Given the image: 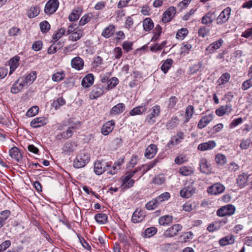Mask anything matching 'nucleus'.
Segmentation results:
<instances>
[{"mask_svg":"<svg viewBox=\"0 0 252 252\" xmlns=\"http://www.w3.org/2000/svg\"><path fill=\"white\" fill-rule=\"evenodd\" d=\"M155 164V162H152L147 164H143L137 167L133 171L126 172V176L122 179V186L123 187V189L125 188H130L133 187L135 181L134 180L131 179V178L137 172L142 170L143 174H144L153 168Z\"/></svg>","mask_w":252,"mask_h":252,"instance_id":"f257e3e1","label":"nucleus"},{"mask_svg":"<svg viewBox=\"0 0 252 252\" xmlns=\"http://www.w3.org/2000/svg\"><path fill=\"white\" fill-rule=\"evenodd\" d=\"M90 159L89 155L86 152H81L76 157L73 162V166L76 168L84 167Z\"/></svg>","mask_w":252,"mask_h":252,"instance_id":"f03ea898","label":"nucleus"},{"mask_svg":"<svg viewBox=\"0 0 252 252\" xmlns=\"http://www.w3.org/2000/svg\"><path fill=\"white\" fill-rule=\"evenodd\" d=\"M150 113L148 114L145 119V123L152 125L156 123V119L159 116L160 113V107L158 105H156L149 110Z\"/></svg>","mask_w":252,"mask_h":252,"instance_id":"7ed1b4c3","label":"nucleus"},{"mask_svg":"<svg viewBox=\"0 0 252 252\" xmlns=\"http://www.w3.org/2000/svg\"><path fill=\"white\" fill-rule=\"evenodd\" d=\"M111 167V164L105 160H97L94 164V171L97 175H101Z\"/></svg>","mask_w":252,"mask_h":252,"instance_id":"20e7f679","label":"nucleus"},{"mask_svg":"<svg viewBox=\"0 0 252 252\" xmlns=\"http://www.w3.org/2000/svg\"><path fill=\"white\" fill-rule=\"evenodd\" d=\"M235 210L236 208L234 206L228 204L219 209L217 212V215L220 217L231 216L234 214Z\"/></svg>","mask_w":252,"mask_h":252,"instance_id":"39448f33","label":"nucleus"},{"mask_svg":"<svg viewBox=\"0 0 252 252\" xmlns=\"http://www.w3.org/2000/svg\"><path fill=\"white\" fill-rule=\"evenodd\" d=\"M183 226L180 224H175L168 227L163 233V236L166 238H172L177 236L182 230Z\"/></svg>","mask_w":252,"mask_h":252,"instance_id":"423d86ee","label":"nucleus"},{"mask_svg":"<svg viewBox=\"0 0 252 252\" xmlns=\"http://www.w3.org/2000/svg\"><path fill=\"white\" fill-rule=\"evenodd\" d=\"M106 91L105 87L102 84L95 85L93 87L89 94V97L91 99H96L104 94Z\"/></svg>","mask_w":252,"mask_h":252,"instance_id":"0eeeda50","label":"nucleus"},{"mask_svg":"<svg viewBox=\"0 0 252 252\" xmlns=\"http://www.w3.org/2000/svg\"><path fill=\"white\" fill-rule=\"evenodd\" d=\"M231 11V9L229 7H227L223 9L217 18V24L222 25L226 23L230 17Z\"/></svg>","mask_w":252,"mask_h":252,"instance_id":"6e6552de","label":"nucleus"},{"mask_svg":"<svg viewBox=\"0 0 252 252\" xmlns=\"http://www.w3.org/2000/svg\"><path fill=\"white\" fill-rule=\"evenodd\" d=\"M58 0H50L46 4L44 11L47 14H52L56 12L59 7Z\"/></svg>","mask_w":252,"mask_h":252,"instance_id":"1a4fd4ad","label":"nucleus"},{"mask_svg":"<svg viewBox=\"0 0 252 252\" xmlns=\"http://www.w3.org/2000/svg\"><path fill=\"white\" fill-rule=\"evenodd\" d=\"M215 117L213 113H211L208 115H205L201 118L199 121L197 127L199 129H202L211 122Z\"/></svg>","mask_w":252,"mask_h":252,"instance_id":"9d476101","label":"nucleus"},{"mask_svg":"<svg viewBox=\"0 0 252 252\" xmlns=\"http://www.w3.org/2000/svg\"><path fill=\"white\" fill-rule=\"evenodd\" d=\"M176 10L174 6H170L163 13L162 21L163 23H167L171 20L176 14Z\"/></svg>","mask_w":252,"mask_h":252,"instance_id":"9b49d317","label":"nucleus"},{"mask_svg":"<svg viewBox=\"0 0 252 252\" xmlns=\"http://www.w3.org/2000/svg\"><path fill=\"white\" fill-rule=\"evenodd\" d=\"M145 217L144 211L141 209H137L133 213L131 221L133 223H138L142 221Z\"/></svg>","mask_w":252,"mask_h":252,"instance_id":"f8f14e48","label":"nucleus"},{"mask_svg":"<svg viewBox=\"0 0 252 252\" xmlns=\"http://www.w3.org/2000/svg\"><path fill=\"white\" fill-rule=\"evenodd\" d=\"M115 126V122L113 120H111L107 122L105 124H104L101 129V133L104 135H107L110 132H111Z\"/></svg>","mask_w":252,"mask_h":252,"instance_id":"ddd939ff","label":"nucleus"},{"mask_svg":"<svg viewBox=\"0 0 252 252\" xmlns=\"http://www.w3.org/2000/svg\"><path fill=\"white\" fill-rule=\"evenodd\" d=\"M77 128V126L75 125V126H70L68 127V129L64 132L58 134L56 136V138L58 140H61L62 139H68L70 137L73 133V130Z\"/></svg>","mask_w":252,"mask_h":252,"instance_id":"4468645a","label":"nucleus"},{"mask_svg":"<svg viewBox=\"0 0 252 252\" xmlns=\"http://www.w3.org/2000/svg\"><path fill=\"white\" fill-rule=\"evenodd\" d=\"M36 78V71H32L26 76L20 77V80H21L24 83V85H29L31 84Z\"/></svg>","mask_w":252,"mask_h":252,"instance_id":"2eb2a0df","label":"nucleus"},{"mask_svg":"<svg viewBox=\"0 0 252 252\" xmlns=\"http://www.w3.org/2000/svg\"><path fill=\"white\" fill-rule=\"evenodd\" d=\"M158 148L155 144H150L145 150V156L146 158L151 159L156 155Z\"/></svg>","mask_w":252,"mask_h":252,"instance_id":"dca6fc26","label":"nucleus"},{"mask_svg":"<svg viewBox=\"0 0 252 252\" xmlns=\"http://www.w3.org/2000/svg\"><path fill=\"white\" fill-rule=\"evenodd\" d=\"M84 63L83 59L79 57H76L73 58L71 61L72 67L78 70L83 69Z\"/></svg>","mask_w":252,"mask_h":252,"instance_id":"f3484780","label":"nucleus"},{"mask_svg":"<svg viewBox=\"0 0 252 252\" xmlns=\"http://www.w3.org/2000/svg\"><path fill=\"white\" fill-rule=\"evenodd\" d=\"M47 123V120L44 117H37L33 119L31 123V126L33 128L41 127Z\"/></svg>","mask_w":252,"mask_h":252,"instance_id":"a211bd4d","label":"nucleus"},{"mask_svg":"<svg viewBox=\"0 0 252 252\" xmlns=\"http://www.w3.org/2000/svg\"><path fill=\"white\" fill-rule=\"evenodd\" d=\"M235 239L232 234H229L221 238L219 240V244L221 246H225L228 245H232L234 243Z\"/></svg>","mask_w":252,"mask_h":252,"instance_id":"6ab92c4d","label":"nucleus"},{"mask_svg":"<svg viewBox=\"0 0 252 252\" xmlns=\"http://www.w3.org/2000/svg\"><path fill=\"white\" fill-rule=\"evenodd\" d=\"M216 146V143L214 141L210 140L207 142L200 144L198 146V149L201 151L209 150L213 149Z\"/></svg>","mask_w":252,"mask_h":252,"instance_id":"aec40b11","label":"nucleus"},{"mask_svg":"<svg viewBox=\"0 0 252 252\" xmlns=\"http://www.w3.org/2000/svg\"><path fill=\"white\" fill-rule=\"evenodd\" d=\"M25 86L24 83L20 80V78L12 85L10 92L12 94H17L20 92Z\"/></svg>","mask_w":252,"mask_h":252,"instance_id":"412c9836","label":"nucleus"},{"mask_svg":"<svg viewBox=\"0 0 252 252\" xmlns=\"http://www.w3.org/2000/svg\"><path fill=\"white\" fill-rule=\"evenodd\" d=\"M147 109L146 104H142L137 107H134L129 112L130 116H135L137 115H141L145 113Z\"/></svg>","mask_w":252,"mask_h":252,"instance_id":"4be33fe9","label":"nucleus"},{"mask_svg":"<svg viewBox=\"0 0 252 252\" xmlns=\"http://www.w3.org/2000/svg\"><path fill=\"white\" fill-rule=\"evenodd\" d=\"M115 31V26L113 24H110L102 31L101 35L106 38H108L112 36Z\"/></svg>","mask_w":252,"mask_h":252,"instance_id":"5701e85b","label":"nucleus"},{"mask_svg":"<svg viewBox=\"0 0 252 252\" xmlns=\"http://www.w3.org/2000/svg\"><path fill=\"white\" fill-rule=\"evenodd\" d=\"M231 105L230 103H227L225 105L222 106L216 110V114L219 116H222L225 114L229 113L231 111Z\"/></svg>","mask_w":252,"mask_h":252,"instance_id":"b1692460","label":"nucleus"},{"mask_svg":"<svg viewBox=\"0 0 252 252\" xmlns=\"http://www.w3.org/2000/svg\"><path fill=\"white\" fill-rule=\"evenodd\" d=\"M184 138V134L182 132H178L176 136L172 137L168 143V146L170 147L171 145H177Z\"/></svg>","mask_w":252,"mask_h":252,"instance_id":"393cba45","label":"nucleus"},{"mask_svg":"<svg viewBox=\"0 0 252 252\" xmlns=\"http://www.w3.org/2000/svg\"><path fill=\"white\" fill-rule=\"evenodd\" d=\"M9 156L14 159L16 161H20L22 158V155L20 152L19 150L16 147L11 148L9 151Z\"/></svg>","mask_w":252,"mask_h":252,"instance_id":"a878e982","label":"nucleus"},{"mask_svg":"<svg viewBox=\"0 0 252 252\" xmlns=\"http://www.w3.org/2000/svg\"><path fill=\"white\" fill-rule=\"evenodd\" d=\"M125 108L126 106L123 103H119L112 108L110 113L111 115H118L123 113Z\"/></svg>","mask_w":252,"mask_h":252,"instance_id":"bb28decb","label":"nucleus"},{"mask_svg":"<svg viewBox=\"0 0 252 252\" xmlns=\"http://www.w3.org/2000/svg\"><path fill=\"white\" fill-rule=\"evenodd\" d=\"M215 18V12H209L201 18V23L204 25L212 23Z\"/></svg>","mask_w":252,"mask_h":252,"instance_id":"cd10ccee","label":"nucleus"},{"mask_svg":"<svg viewBox=\"0 0 252 252\" xmlns=\"http://www.w3.org/2000/svg\"><path fill=\"white\" fill-rule=\"evenodd\" d=\"M94 77L93 74L87 75L82 80L81 84L84 88H89L94 83Z\"/></svg>","mask_w":252,"mask_h":252,"instance_id":"c85d7f7f","label":"nucleus"},{"mask_svg":"<svg viewBox=\"0 0 252 252\" xmlns=\"http://www.w3.org/2000/svg\"><path fill=\"white\" fill-rule=\"evenodd\" d=\"M223 41L222 39L220 38L218 40L214 41L210 44L206 50L209 51V53H213L214 50L219 49L222 45Z\"/></svg>","mask_w":252,"mask_h":252,"instance_id":"c756f323","label":"nucleus"},{"mask_svg":"<svg viewBox=\"0 0 252 252\" xmlns=\"http://www.w3.org/2000/svg\"><path fill=\"white\" fill-rule=\"evenodd\" d=\"M200 171L204 173L209 174L211 172V167L205 159H201L200 161Z\"/></svg>","mask_w":252,"mask_h":252,"instance_id":"7c9ffc66","label":"nucleus"},{"mask_svg":"<svg viewBox=\"0 0 252 252\" xmlns=\"http://www.w3.org/2000/svg\"><path fill=\"white\" fill-rule=\"evenodd\" d=\"M173 221V217L170 215H164L158 219V223L160 225H168Z\"/></svg>","mask_w":252,"mask_h":252,"instance_id":"2f4dec72","label":"nucleus"},{"mask_svg":"<svg viewBox=\"0 0 252 252\" xmlns=\"http://www.w3.org/2000/svg\"><path fill=\"white\" fill-rule=\"evenodd\" d=\"M20 60V57L18 56H16L14 57L11 59L9 61V65L10 68V73H12L19 65V61Z\"/></svg>","mask_w":252,"mask_h":252,"instance_id":"473e14b6","label":"nucleus"},{"mask_svg":"<svg viewBox=\"0 0 252 252\" xmlns=\"http://www.w3.org/2000/svg\"><path fill=\"white\" fill-rule=\"evenodd\" d=\"M248 176L246 173H243L239 175L237 178V184L241 188H244L247 182Z\"/></svg>","mask_w":252,"mask_h":252,"instance_id":"72a5a7b5","label":"nucleus"},{"mask_svg":"<svg viewBox=\"0 0 252 252\" xmlns=\"http://www.w3.org/2000/svg\"><path fill=\"white\" fill-rule=\"evenodd\" d=\"M63 44L62 42H59L58 43H54L48 49V53L49 54H53L56 53L57 51L62 48Z\"/></svg>","mask_w":252,"mask_h":252,"instance_id":"f704fd0d","label":"nucleus"},{"mask_svg":"<svg viewBox=\"0 0 252 252\" xmlns=\"http://www.w3.org/2000/svg\"><path fill=\"white\" fill-rule=\"evenodd\" d=\"M94 219L96 221L100 224H105L107 221V216L104 213L96 214Z\"/></svg>","mask_w":252,"mask_h":252,"instance_id":"c9c22d12","label":"nucleus"},{"mask_svg":"<svg viewBox=\"0 0 252 252\" xmlns=\"http://www.w3.org/2000/svg\"><path fill=\"white\" fill-rule=\"evenodd\" d=\"M178 100V98L175 96L170 97L168 100V108L171 110H177L178 109V105H177Z\"/></svg>","mask_w":252,"mask_h":252,"instance_id":"e433bc0d","label":"nucleus"},{"mask_svg":"<svg viewBox=\"0 0 252 252\" xmlns=\"http://www.w3.org/2000/svg\"><path fill=\"white\" fill-rule=\"evenodd\" d=\"M143 27L146 31H150L154 28V23L150 18H146L143 21Z\"/></svg>","mask_w":252,"mask_h":252,"instance_id":"4c0bfd02","label":"nucleus"},{"mask_svg":"<svg viewBox=\"0 0 252 252\" xmlns=\"http://www.w3.org/2000/svg\"><path fill=\"white\" fill-rule=\"evenodd\" d=\"M230 78V75L229 73L226 72L222 74L218 80L219 86H220L221 85H225L229 81Z\"/></svg>","mask_w":252,"mask_h":252,"instance_id":"58836bf2","label":"nucleus"},{"mask_svg":"<svg viewBox=\"0 0 252 252\" xmlns=\"http://www.w3.org/2000/svg\"><path fill=\"white\" fill-rule=\"evenodd\" d=\"M81 14V10L79 8L74 9L69 15L68 19L70 21H74L79 19Z\"/></svg>","mask_w":252,"mask_h":252,"instance_id":"ea45409f","label":"nucleus"},{"mask_svg":"<svg viewBox=\"0 0 252 252\" xmlns=\"http://www.w3.org/2000/svg\"><path fill=\"white\" fill-rule=\"evenodd\" d=\"M70 34H71L69 36V39L73 41H76L80 39L82 36L83 32L80 30H78Z\"/></svg>","mask_w":252,"mask_h":252,"instance_id":"a19ab883","label":"nucleus"},{"mask_svg":"<svg viewBox=\"0 0 252 252\" xmlns=\"http://www.w3.org/2000/svg\"><path fill=\"white\" fill-rule=\"evenodd\" d=\"M179 173L183 176H189L193 173V170L191 167L183 166L180 168Z\"/></svg>","mask_w":252,"mask_h":252,"instance_id":"79ce46f5","label":"nucleus"},{"mask_svg":"<svg viewBox=\"0 0 252 252\" xmlns=\"http://www.w3.org/2000/svg\"><path fill=\"white\" fill-rule=\"evenodd\" d=\"M194 113V107L192 105H189L185 112V115L186 116L185 123H187L190 119H191Z\"/></svg>","mask_w":252,"mask_h":252,"instance_id":"37998d69","label":"nucleus"},{"mask_svg":"<svg viewBox=\"0 0 252 252\" xmlns=\"http://www.w3.org/2000/svg\"><path fill=\"white\" fill-rule=\"evenodd\" d=\"M119 79L116 77H112L108 81L107 86L105 88L106 90H109L115 88L119 83Z\"/></svg>","mask_w":252,"mask_h":252,"instance_id":"c03bdc74","label":"nucleus"},{"mask_svg":"<svg viewBox=\"0 0 252 252\" xmlns=\"http://www.w3.org/2000/svg\"><path fill=\"white\" fill-rule=\"evenodd\" d=\"M157 232V228L155 227H150L146 229L144 232L145 237H151Z\"/></svg>","mask_w":252,"mask_h":252,"instance_id":"a18cd8bd","label":"nucleus"},{"mask_svg":"<svg viewBox=\"0 0 252 252\" xmlns=\"http://www.w3.org/2000/svg\"><path fill=\"white\" fill-rule=\"evenodd\" d=\"M173 63V61L171 59H168L163 63L161 66V70L166 73L171 67V66Z\"/></svg>","mask_w":252,"mask_h":252,"instance_id":"49530a36","label":"nucleus"},{"mask_svg":"<svg viewBox=\"0 0 252 252\" xmlns=\"http://www.w3.org/2000/svg\"><path fill=\"white\" fill-rule=\"evenodd\" d=\"M192 48L191 44L185 42L182 44V46L181 47V55L182 56H185L189 53L190 49Z\"/></svg>","mask_w":252,"mask_h":252,"instance_id":"de8ad7c7","label":"nucleus"},{"mask_svg":"<svg viewBox=\"0 0 252 252\" xmlns=\"http://www.w3.org/2000/svg\"><path fill=\"white\" fill-rule=\"evenodd\" d=\"M65 77L64 71L57 72L53 74L52 79L54 82H60L63 80Z\"/></svg>","mask_w":252,"mask_h":252,"instance_id":"09e8293b","label":"nucleus"},{"mask_svg":"<svg viewBox=\"0 0 252 252\" xmlns=\"http://www.w3.org/2000/svg\"><path fill=\"white\" fill-rule=\"evenodd\" d=\"M39 13V9L37 6L31 7L28 11V15L30 18L37 16Z\"/></svg>","mask_w":252,"mask_h":252,"instance_id":"8fccbe9b","label":"nucleus"},{"mask_svg":"<svg viewBox=\"0 0 252 252\" xmlns=\"http://www.w3.org/2000/svg\"><path fill=\"white\" fill-rule=\"evenodd\" d=\"M65 104V100L63 97H59L54 100L52 103V106L56 109H59L61 106Z\"/></svg>","mask_w":252,"mask_h":252,"instance_id":"3c124183","label":"nucleus"},{"mask_svg":"<svg viewBox=\"0 0 252 252\" xmlns=\"http://www.w3.org/2000/svg\"><path fill=\"white\" fill-rule=\"evenodd\" d=\"M216 161L218 164L223 165L226 163L227 159L226 157L221 154L217 155L216 158Z\"/></svg>","mask_w":252,"mask_h":252,"instance_id":"603ef678","label":"nucleus"},{"mask_svg":"<svg viewBox=\"0 0 252 252\" xmlns=\"http://www.w3.org/2000/svg\"><path fill=\"white\" fill-rule=\"evenodd\" d=\"M188 31L186 28H182L179 30L176 33V38L180 40L183 39L187 35Z\"/></svg>","mask_w":252,"mask_h":252,"instance_id":"864d4df0","label":"nucleus"},{"mask_svg":"<svg viewBox=\"0 0 252 252\" xmlns=\"http://www.w3.org/2000/svg\"><path fill=\"white\" fill-rule=\"evenodd\" d=\"M158 203L157 199L151 200L146 204L145 207L148 210H153L157 207Z\"/></svg>","mask_w":252,"mask_h":252,"instance_id":"5fc2aeb1","label":"nucleus"},{"mask_svg":"<svg viewBox=\"0 0 252 252\" xmlns=\"http://www.w3.org/2000/svg\"><path fill=\"white\" fill-rule=\"evenodd\" d=\"M195 190H180L181 196L185 198H189L194 193Z\"/></svg>","mask_w":252,"mask_h":252,"instance_id":"6e6d98bb","label":"nucleus"},{"mask_svg":"<svg viewBox=\"0 0 252 252\" xmlns=\"http://www.w3.org/2000/svg\"><path fill=\"white\" fill-rule=\"evenodd\" d=\"M38 111L39 108L38 106H32L27 112L26 116L29 117H33L38 113Z\"/></svg>","mask_w":252,"mask_h":252,"instance_id":"4d7b16f0","label":"nucleus"},{"mask_svg":"<svg viewBox=\"0 0 252 252\" xmlns=\"http://www.w3.org/2000/svg\"><path fill=\"white\" fill-rule=\"evenodd\" d=\"M40 28L43 33H46L50 30V25L47 21H43L40 23Z\"/></svg>","mask_w":252,"mask_h":252,"instance_id":"13d9d810","label":"nucleus"},{"mask_svg":"<svg viewBox=\"0 0 252 252\" xmlns=\"http://www.w3.org/2000/svg\"><path fill=\"white\" fill-rule=\"evenodd\" d=\"M11 215V212L8 210H5L0 213V220L4 223L5 221Z\"/></svg>","mask_w":252,"mask_h":252,"instance_id":"bf43d9fd","label":"nucleus"},{"mask_svg":"<svg viewBox=\"0 0 252 252\" xmlns=\"http://www.w3.org/2000/svg\"><path fill=\"white\" fill-rule=\"evenodd\" d=\"M21 33L20 29L16 27H13L10 28L8 31L9 36H17Z\"/></svg>","mask_w":252,"mask_h":252,"instance_id":"052dcab7","label":"nucleus"},{"mask_svg":"<svg viewBox=\"0 0 252 252\" xmlns=\"http://www.w3.org/2000/svg\"><path fill=\"white\" fill-rule=\"evenodd\" d=\"M210 32V30L205 27H201L198 30V34L203 37L207 35Z\"/></svg>","mask_w":252,"mask_h":252,"instance_id":"680f3d73","label":"nucleus"},{"mask_svg":"<svg viewBox=\"0 0 252 252\" xmlns=\"http://www.w3.org/2000/svg\"><path fill=\"white\" fill-rule=\"evenodd\" d=\"M65 30L64 28H61L57 32L53 35V39L57 41L65 33Z\"/></svg>","mask_w":252,"mask_h":252,"instance_id":"e2e57ef3","label":"nucleus"},{"mask_svg":"<svg viewBox=\"0 0 252 252\" xmlns=\"http://www.w3.org/2000/svg\"><path fill=\"white\" fill-rule=\"evenodd\" d=\"M11 245V242L10 240H6L0 244V252H3Z\"/></svg>","mask_w":252,"mask_h":252,"instance_id":"0e129e2a","label":"nucleus"},{"mask_svg":"<svg viewBox=\"0 0 252 252\" xmlns=\"http://www.w3.org/2000/svg\"><path fill=\"white\" fill-rule=\"evenodd\" d=\"M170 194L167 192H165L158 196L156 199L158 202L168 200L170 198Z\"/></svg>","mask_w":252,"mask_h":252,"instance_id":"69168bd1","label":"nucleus"},{"mask_svg":"<svg viewBox=\"0 0 252 252\" xmlns=\"http://www.w3.org/2000/svg\"><path fill=\"white\" fill-rule=\"evenodd\" d=\"M251 141L249 139H243L240 143V147L242 150H246L250 146Z\"/></svg>","mask_w":252,"mask_h":252,"instance_id":"338daca9","label":"nucleus"},{"mask_svg":"<svg viewBox=\"0 0 252 252\" xmlns=\"http://www.w3.org/2000/svg\"><path fill=\"white\" fill-rule=\"evenodd\" d=\"M252 86V77L251 79L244 81L242 85L243 90H247Z\"/></svg>","mask_w":252,"mask_h":252,"instance_id":"774afa93","label":"nucleus"}]
</instances>
